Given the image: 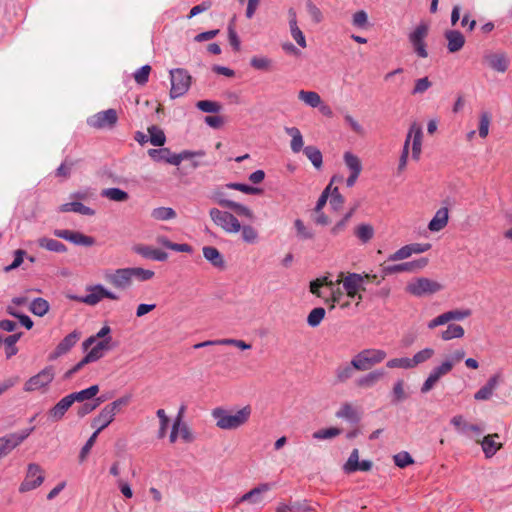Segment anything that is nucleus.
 <instances>
[{
    "label": "nucleus",
    "instance_id": "f257e3e1",
    "mask_svg": "<svg viewBox=\"0 0 512 512\" xmlns=\"http://www.w3.org/2000/svg\"><path fill=\"white\" fill-rule=\"evenodd\" d=\"M428 265L427 258H420L414 261L383 267L384 276L379 279L372 273H351L340 272L336 280L329 276L317 278L310 283V292L318 297L325 299L331 308L339 306L346 308L355 302L358 306L363 300L362 292L366 291V285L375 283L379 285L385 276L400 273L413 272L421 270Z\"/></svg>",
    "mask_w": 512,
    "mask_h": 512
},
{
    "label": "nucleus",
    "instance_id": "f03ea898",
    "mask_svg": "<svg viewBox=\"0 0 512 512\" xmlns=\"http://www.w3.org/2000/svg\"><path fill=\"white\" fill-rule=\"evenodd\" d=\"M343 182V175L335 174L325 188L316 205L318 216L316 222L321 225H328L340 216L343 209L344 198L339 193L337 184Z\"/></svg>",
    "mask_w": 512,
    "mask_h": 512
},
{
    "label": "nucleus",
    "instance_id": "7ed1b4c3",
    "mask_svg": "<svg viewBox=\"0 0 512 512\" xmlns=\"http://www.w3.org/2000/svg\"><path fill=\"white\" fill-rule=\"evenodd\" d=\"M112 347L111 327L105 324L95 335L90 336L83 342V349L86 355L67 373V375L70 376L76 373L86 364L98 361L104 357Z\"/></svg>",
    "mask_w": 512,
    "mask_h": 512
},
{
    "label": "nucleus",
    "instance_id": "20e7f679",
    "mask_svg": "<svg viewBox=\"0 0 512 512\" xmlns=\"http://www.w3.org/2000/svg\"><path fill=\"white\" fill-rule=\"evenodd\" d=\"M211 415L219 429L236 430L249 422L252 415V407L245 405L237 410L216 407L212 410Z\"/></svg>",
    "mask_w": 512,
    "mask_h": 512
},
{
    "label": "nucleus",
    "instance_id": "39448f33",
    "mask_svg": "<svg viewBox=\"0 0 512 512\" xmlns=\"http://www.w3.org/2000/svg\"><path fill=\"white\" fill-rule=\"evenodd\" d=\"M130 402L129 396H123L115 401L104 406L98 415L92 420L91 426L95 428V432L99 433L108 427L115 419V416L120 413Z\"/></svg>",
    "mask_w": 512,
    "mask_h": 512
},
{
    "label": "nucleus",
    "instance_id": "423d86ee",
    "mask_svg": "<svg viewBox=\"0 0 512 512\" xmlns=\"http://www.w3.org/2000/svg\"><path fill=\"white\" fill-rule=\"evenodd\" d=\"M423 131L418 123H413L408 131L405 139L403 152L400 157L399 169L402 170L407 164L409 150L411 149L412 158L418 160L422 153Z\"/></svg>",
    "mask_w": 512,
    "mask_h": 512
},
{
    "label": "nucleus",
    "instance_id": "0eeeda50",
    "mask_svg": "<svg viewBox=\"0 0 512 512\" xmlns=\"http://www.w3.org/2000/svg\"><path fill=\"white\" fill-rule=\"evenodd\" d=\"M430 24L426 21H421L415 25L408 33V42L412 48V51L419 58H427L428 45L426 39L429 35Z\"/></svg>",
    "mask_w": 512,
    "mask_h": 512
},
{
    "label": "nucleus",
    "instance_id": "6e6552de",
    "mask_svg": "<svg viewBox=\"0 0 512 512\" xmlns=\"http://www.w3.org/2000/svg\"><path fill=\"white\" fill-rule=\"evenodd\" d=\"M71 300L84 303L89 306H95L104 299L113 301L119 300V296L107 289L101 284L88 285L86 287V295L84 296H69Z\"/></svg>",
    "mask_w": 512,
    "mask_h": 512
},
{
    "label": "nucleus",
    "instance_id": "1a4fd4ad",
    "mask_svg": "<svg viewBox=\"0 0 512 512\" xmlns=\"http://www.w3.org/2000/svg\"><path fill=\"white\" fill-rule=\"evenodd\" d=\"M442 289L443 286L441 283L426 277L413 278L407 283L405 287L407 293L416 297L432 295L441 291Z\"/></svg>",
    "mask_w": 512,
    "mask_h": 512
},
{
    "label": "nucleus",
    "instance_id": "9d476101",
    "mask_svg": "<svg viewBox=\"0 0 512 512\" xmlns=\"http://www.w3.org/2000/svg\"><path fill=\"white\" fill-rule=\"evenodd\" d=\"M387 354L381 349H365L355 355L351 361L353 368L359 371H366L381 363Z\"/></svg>",
    "mask_w": 512,
    "mask_h": 512
},
{
    "label": "nucleus",
    "instance_id": "9b49d317",
    "mask_svg": "<svg viewBox=\"0 0 512 512\" xmlns=\"http://www.w3.org/2000/svg\"><path fill=\"white\" fill-rule=\"evenodd\" d=\"M209 215L214 224L226 233L235 234L241 230L239 219L229 211L212 208L209 211Z\"/></svg>",
    "mask_w": 512,
    "mask_h": 512
},
{
    "label": "nucleus",
    "instance_id": "f8f14e48",
    "mask_svg": "<svg viewBox=\"0 0 512 512\" xmlns=\"http://www.w3.org/2000/svg\"><path fill=\"white\" fill-rule=\"evenodd\" d=\"M45 480V471L43 468L36 463H30L27 466V471L25 474V477L23 481L21 482L19 486L20 492H28L32 491L39 486L42 485V483Z\"/></svg>",
    "mask_w": 512,
    "mask_h": 512
},
{
    "label": "nucleus",
    "instance_id": "ddd939ff",
    "mask_svg": "<svg viewBox=\"0 0 512 512\" xmlns=\"http://www.w3.org/2000/svg\"><path fill=\"white\" fill-rule=\"evenodd\" d=\"M454 368V361L453 360H444L441 362V364L435 366L431 372L429 373L427 379L424 381L423 385L421 386V392L427 393L431 391L437 383L449 374Z\"/></svg>",
    "mask_w": 512,
    "mask_h": 512
},
{
    "label": "nucleus",
    "instance_id": "4468645a",
    "mask_svg": "<svg viewBox=\"0 0 512 512\" xmlns=\"http://www.w3.org/2000/svg\"><path fill=\"white\" fill-rule=\"evenodd\" d=\"M343 162L348 172V176L344 181L347 187H353L362 172L361 159L352 151H345L343 153Z\"/></svg>",
    "mask_w": 512,
    "mask_h": 512
},
{
    "label": "nucleus",
    "instance_id": "2eb2a0df",
    "mask_svg": "<svg viewBox=\"0 0 512 512\" xmlns=\"http://www.w3.org/2000/svg\"><path fill=\"white\" fill-rule=\"evenodd\" d=\"M171 90L170 95L176 98L184 95L190 87L191 76L184 69H174L170 71Z\"/></svg>",
    "mask_w": 512,
    "mask_h": 512
},
{
    "label": "nucleus",
    "instance_id": "dca6fc26",
    "mask_svg": "<svg viewBox=\"0 0 512 512\" xmlns=\"http://www.w3.org/2000/svg\"><path fill=\"white\" fill-rule=\"evenodd\" d=\"M54 379V370L52 367H46L38 374L29 378L24 384V390L27 392L45 390Z\"/></svg>",
    "mask_w": 512,
    "mask_h": 512
},
{
    "label": "nucleus",
    "instance_id": "f3484780",
    "mask_svg": "<svg viewBox=\"0 0 512 512\" xmlns=\"http://www.w3.org/2000/svg\"><path fill=\"white\" fill-rule=\"evenodd\" d=\"M34 427L8 434L0 438V458L8 455L14 448L19 446L33 432Z\"/></svg>",
    "mask_w": 512,
    "mask_h": 512
},
{
    "label": "nucleus",
    "instance_id": "a211bd4d",
    "mask_svg": "<svg viewBox=\"0 0 512 512\" xmlns=\"http://www.w3.org/2000/svg\"><path fill=\"white\" fill-rule=\"evenodd\" d=\"M103 277L108 283L118 289H126L132 284L130 268L106 269L103 272Z\"/></svg>",
    "mask_w": 512,
    "mask_h": 512
},
{
    "label": "nucleus",
    "instance_id": "6ab92c4d",
    "mask_svg": "<svg viewBox=\"0 0 512 512\" xmlns=\"http://www.w3.org/2000/svg\"><path fill=\"white\" fill-rule=\"evenodd\" d=\"M118 120V114L114 109L98 112L88 118L87 123L95 129L112 128Z\"/></svg>",
    "mask_w": 512,
    "mask_h": 512
},
{
    "label": "nucleus",
    "instance_id": "aec40b11",
    "mask_svg": "<svg viewBox=\"0 0 512 512\" xmlns=\"http://www.w3.org/2000/svg\"><path fill=\"white\" fill-rule=\"evenodd\" d=\"M185 412V406H181L178 416L173 424L172 431L170 434V442L175 443L177 440H182L183 442L189 443L192 442L194 437L189 429V427L182 422V418Z\"/></svg>",
    "mask_w": 512,
    "mask_h": 512
},
{
    "label": "nucleus",
    "instance_id": "412c9836",
    "mask_svg": "<svg viewBox=\"0 0 512 512\" xmlns=\"http://www.w3.org/2000/svg\"><path fill=\"white\" fill-rule=\"evenodd\" d=\"M471 315V311L469 309H456L444 312L437 317L431 319L427 323V327L431 330L435 329L438 326L445 325L452 320H463Z\"/></svg>",
    "mask_w": 512,
    "mask_h": 512
},
{
    "label": "nucleus",
    "instance_id": "4be33fe9",
    "mask_svg": "<svg viewBox=\"0 0 512 512\" xmlns=\"http://www.w3.org/2000/svg\"><path fill=\"white\" fill-rule=\"evenodd\" d=\"M54 234L57 237L65 239L67 241H70L76 245L92 246L95 243V240L93 237L84 235L77 231L61 229V230H55Z\"/></svg>",
    "mask_w": 512,
    "mask_h": 512
},
{
    "label": "nucleus",
    "instance_id": "5701e85b",
    "mask_svg": "<svg viewBox=\"0 0 512 512\" xmlns=\"http://www.w3.org/2000/svg\"><path fill=\"white\" fill-rule=\"evenodd\" d=\"M372 468V462L368 460H359V452L357 449H354L348 460L343 466V469L346 473H353L356 471H369Z\"/></svg>",
    "mask_w": 512,
    "mask_h": 512
},
{
    "label": "nucleus",
    "instance_id": "b1692460",
    "mask_svg": "<svg viewBox=\"0 0 512 512\" xmlns=\"http://www.w3.org/2000/svg\"><path fill=\"white\" fill-rule=\"evenodd\" d=\"M272 485L269 483H263L253 488L249 492L242 495L236 500V504L243 502H249L251 504H259L263 501L264 494L271 489Z\"/></svg>",
    "mask_w": 512,
    "mask_h": 512
},
{
    "label": "nucleus",
    "instance_id": "393cba45",
    "mask_svg": "<svg viewBox=\"0 0 512 512\" xmlns=\"http://www.w3.org/2000/svg\"><path fill=\"white\" fill-rule=\"evenodd\" d=\"M80 333L78 331H73L67 336H65L60 343L57 345L55 350L51 353L50 359L54 360L64 354H66L72 347L75 346V344L80 339Z\"/></svg>",
    "mask_w": 512,
    "mask_h": 512
},
{
    "label": "nucleus",
    "instance_id": "a878e982",
    "mask_svg": "<svg viewBox=\"0 0 512 512\" xmlns=\"http://www.w3.org/2000/svg\"><path fill=\"white\" fill-rule=\"evenodd\" d=\"M485 61L490 68L504 73L508 70L510 61L504 52H492L485 56Z\"/></svg>",
    "mask_w": 512,
    "mask_h": 512
},
{
    "label": "nucleus",
    "instance_id": "bb28decb",
    "mask_svg": "<svg viewBox=\"0 0 512 512\" xmlns=\"http://www.w3.org/2000/svg\"><path fill=\"white\" fill-rule=\"evenodd\" d=\"M499 435L489 434L485 436L481 441L477 440V443L481 444L482 450L487 458H491L501 449L502 443L499 441Z\"/></svg>",
    "mask_w": 512,
    "mask_h": 512
},
{
    "label": "nucleus",
    "instance_id": "cd10ccee",
    "mask_svg": "<svg viewBox=\"0 0 512 512\" xmlns=\"http://www.w3.org/2000/svg\"><path fill=\"white\" fill-rule=\"evenodd\" d=\"M133 251L145 258L157 261H164L168 257L167 253H165L164 251L145 244L134 245Z\"/></svg>",
    "mask_w": 512,
    "mask_h": 512
},
{
    "label": "nucleus",
    "instance_id": "c85d7f7f",
    "mask_svg": "<svg viewBox=\"0 0 512 512\" xmlns=\"http://www.w3.org/2000/svg\"><path fill=\"white\" fill-rule=\"evenodd\" d=\"M218 204L223 208L232 210L237 216L244 217L249 220H253L255 215L254 212L247 206L228 199H220Z\"/></svg>",
    "mask_w": 512,
    "mask_h": 512
},
{
    "label": "nucleus",
    "instance_id": "c756f323",
    "mask_svg": "<svg viewBox=\"0 0 512 512\" xmlns=\"http://www.w3.org/2000/svg\"><path fill=\"white\" fill-rule=\"evenodd\" d=\"M445 39L447 40V48L451 53L458 52L465 44L464 35L457 30L446 31Z\"/></svg>",
    "mask_w": 512,
    "mask_h": 512
},
{
    "label": "nucleus",
    "instance_id": "7c9ffc66",
    "mask_svg": "<svg viewBox=\"0 0 512 512\" xmlns=\"http://www.w3.org/2000/svg\"><path fill=\"white\" fill-rule=\"evenodd\" d=\"M449 220V211L447 208H440L435 213L434 217L431 219V221L428 224V229L431 232H439L442 229H444Z\"/></svg>",
    "mask_w": 512,
    "mask_h": 512
},
{
    "label": "nucleus",
    "instance_id": "2f4dec72",
    "mask_svg": "<svg viewBox=\"0 0 512 512\" xmlns=\"http://www.w3.org/2000/svg\"><path fill=\"white\" fill-rule=\"evenodd\" d=\"M148 154L154 161H163L172 165H179V159L175 157V153H172L167 148L150 149Z\"/></svg>",
    "mask_w": 512,
    "mask_h": 512
},
{
    "label": "nucleus",
    "instance_id": "473e14b6",
    "mask_svg": "<svg viewBox=\"0 0 512 512\" xmlns=\"http://www.w3.org/2000/svg\"><path fill=\"white\" fill-rule=\"evenodd\" d=\"M69 395L62 398L53 408L49 411V417L53 421H59L63 418L68 409L72 406L73 402Z\"/></svg>",
    "mask_w": 512,
    "mask_h": 512
},
{
    "label": "nucleus",
    "instance_id": "72a5a7b5",
    "mask_svg": "<svg viewBox=\"0 0 512 512\" xmlns=\"http://www.w3.org/2000/svg\"><path fill=\"white\" fill-rule=\"evenodd\" d=\"M203 256L209 261L215 268L224 269L225 261L220 251L213 246L203 247Z\"/></svg>",
    "mask_w": 512,
    "mask_h": 512
},
{
    "label": "nucleus",
    "instance_id": "f704fd0d",
    "mask_svg": "<svg viewBox=\"0 0 512 512\" xmlns=\"http://www.w3.org/2000/svg\"><path fill=\"white\" fill-rule=\"evenodd\" d=\"M289 25H290V32L292 38L296 41V43L302 47H306V39L303 34V32L300 30V28L297 25V19H296V13L294 10H289Z\"/></svg>",
    "mask_w": 512,
    "mask_h": 512
},
{
    "label": "nucleus",
    "instance_id": "c9c22d12",
    "mask_svg": "<svg viewBox=\"0 0 512 512\" xmlns=\"http://www.w3.org/2000/svg\"><path fill=\"white\" fill-rule=\"evenodd\" d=\"M210 345H229V346H235L241 350H248L251 348V345L246 343L243 340L238 339H220V340H214V341H205L202 343H199L195 345V348L210 346Z\"/></svg>",
    "mask_w": 512,
    "mask_h": 512
},
{
    "label": "nucleus",
    "instance_id": "e433bc0d",
    "mask_svg": "<svg viewBox=\"0 0 512 512\" xmlns=\"http://www.w3.org/2000/svg\"><path fill=\"white\" fill-rule=\"evenodd\" d=\"M285 132L291 137V150L294 153L300 152L304 145L300 130L297 127H286Z\"/></svg>",
    "mask_w": 512,
    "mask_h": 512
},
{
    "label": "nucleus",
    "instance_id": "4c0bfd02",
    "mask_svg": "<svg viewBox=\"0 0 512 512\" xmlns=\"http://www.w3.org/2000/svg\"><path fill=\"white\" fill-rule=\"evenodd\" d=\"M99 393V386L98 385H92L87 389L81 390L79 392H74L69 394L70 399H72V402H84L86 400H90L94 398Z\"/></svg>",
    "mask_w": 512,
    "mask_h": 512
},
{
    "label": "nucleus",
    "instance_id": "58836bf2",
    "mask_svg": "<svg viewBox=\"0 0 512 512\" xmlns=\"http://www.w3.org/2000/svg\"><path fill=\"white\" fill-rule=\"evenodd\" d=\"M492 117L487 111H482L478 115V135L480 138L485 139L489 135Z\"/></svg>",
    "mask_w": 512,
    "mask_h": 512
},
{
    "label": "nucleus",
    "instance_id": "ea45409f",
    "mask_svg": "<svg viewBox=\"0 0 512 512\" xmlns=\"http://www.w3.org/2000/svg\"><path fill=\"white\" fill-rule=\"evenodd\" d=\"M59 210L61 212H76V213L83 214V215L94 214V211L91 208L83 205L82 203H80L78 201H72L69 203H65L60 206Z\"/></svg>",
    "mask_w": 512,
    "mask_h": 512
},
{
    "label": "nucleus",
    "instance_id": "a19ab883",
    "mask_svg": "<svg viewBox=\"0 0 512 512\" xmlns=\"http://www.w3.org/2000/svg\"><path fill=\"white\" fill-rule=\"evenodd\" d=\"M298 98L312 108H316L322 103L320 95L314 91L300 90Z\"/></svg>",
    "mask_w": 512,
    "mask_h": 512
},
{
    "label": "nucleus",
    "instance_id": "79ce46f5",
    "mask_svg": "<svg viewBox=\"0 0 512 512\" xmlns=\"http://www.w3.org/2000/svg\"><path fill=\"white\" fill-rule=\"evenodd\" d=\"M241 239L247 244H256L259 240V232L252 225H241Z\"/></svg>",
    "mask_w": 512,
    "mask_h": 512
},
{
    "label": "nucleus",
    "instance_id": "37998d69",
    "mask_svg": "<svg viewBox=\"0 0 512 512\" xmlns=\"http://www.w3.org/2000/svg\"><path fill=\"white\" fill-rule=\"evenodd\" d=\"M336 416L339 418H345L352 422H357L360 418L358 410L351 404H343L340 409L336 412Z\"/></svg>",
    "mask_w": 512,
    "mask_h": 512
},
{
    "label": "nucleus",
    "instance_id": "c03bdc74",
    "mask_svg": "<svg viewBox=\"0 0 512 512\" xmlns=\"http://www.w3.org/2000/svg\"><path fill=\"white\" fill-rule=\"evenodd\" d=\"M354 234L361 242L366 243L374 237V228L370 224H359L356 226Z\"/></svg>",
    "mask_w": 512,
    "mask_h": 512
},
{
    "label": "nucleus",
    "instance_id": "a18cd8bd",
    "mask_svg": "<svg viewBox=\"0 0 512 512\" xmlns=\"http://www.w3.org/2000/svg\"><path fill=\"white\" fill-rule=\"evenodd\" d=\"M435 354L434 349L432 348H424L417 353L414 354V356L411 358L412 367L415 368L419 366L420 364H423L427 361H429Z\"/></svg>",
    "mask_w": 512,
    "mask_h": 512
},
{
    "label": "nucleus",
    "instance_id": "49530a36",
    "mask_svg": "<svg viewBox=\"0 0 512 512\" xmlns=\"http://www.w3.org/2000/svg\"><path fill=\"white\" fill-rule=\"evenodd\" d=\"M38 244H39V246H41L49 251H54V252H59V253H63L66 251V246L63 243H61L57 240L51 239V238H46V237L40 238L38 240Z\"/></svg>",
    "mask_w": 512,
    "mask_h": 512
},
{
    "label": "nucleus",
    "instance_id": "de8ad7c7",
    "mask_svg": "<svg viewBox=\"0 0 512 512\" xmlns=\"http://www.w3.org/2000/svg\"><path fill=\"white\" fill-rule=\"evenodd\" d=\"M306 157L311 161L313 166L319 169L322 166V153L321 151L314 146H307L303 150Z\"/></svg>",
    "mask_w": 512,
    "mask_h": 512
},
{
    "label": "nucleus",
    "instance_id": "09e8293b",
    "mask_svg": "<svg viewBox=\"0 0 512 512\" xmlns=\"http://www.w3.org/2000/svg\"><path fill=\"white\" fill-rule=\"evenodd\" d=\"M464 335V329L462 326L458 324H450L447 326V328L442 331L440 337L445 340H451L454 338H461Z\"/></svg>",
    "mask_w": 512,
    "mask_h": 512
},
{
    "label": "nucleus",
    "instance_id": "8fccbe9b",
    "mask_svg": "<svg viewBox=\"0 0 512 512\" xmlns=\"http://www.w3.org/2000/svg\"><path fill=\"white\" fill-rule=\"evenodd\" d=\"M342 430L337 427L323 428L313 433V438L317 440L332 439L340 435Z\"/></svg>",
    "mask_w": 512,
    "mask_h": 512
},
{
    "label": "nucleus",
    "instance_id": "3c124183",
    "mask_svg": "<svg viewBox=\"0 0 512 512\" xmlns=\"http://www.w3.org/2000/svg\"><path fill=\"white\" fill-rule=\"evenodd\" d=\"M250 65L261 71H269L272 68V60L266 56H254L250 60Z\"/></svg>",
    "mask_w": 512,
    "mask_h": 512
},
{
    "label": "nucleus",
    "instance_id": "603ef678",
    "mask_svg": "<svg viewBox=\"0 0 512 512\" xmlns=\"http://www.w3.org/2000/svg\"><path fill=\"white\" fill-rule=\"evenodd\" d=\"M151 216L155 220H169L176 217V212L170 207H158L152 210Z\"/></svg>",
    "mask_w": 512,
    "mask_h": 512
},
{
    "label": "nucleus",
    "instance_id": "864d4df0",
    "mask_svg": "<svg viewBox=\"0 0 512 512\" xmlns=\"http://www.w3.org/2000/svg\"><path fill=\"white\" fill-rule=\"evenodd\" d=\"M227 187L233 190L240 191L247 195H260L263 193V189L259 187L250 186L242 183H230L227 185Z\"/></svg>",
    "mask_w": 512,
    "mask_h": 512
},
{
    "label": "nucleus",
    "instance_id": "5fc2aeb1",
    "mask_svg": "<svg viewBox=\"0 0 512 512\" xmlns=\"http://www.w3.org/2000/svg\"><path fill=\"white\" fill-rule=\"evenodd\" d=\"M148 133L150 136L151 144H153L154 146H163L164 145V143L166 141V137L161 128H159L157 126H152L148 129Z\"/></svg>",
    "mask_w": 512,
    "mask_h": 512
},
{
    "label": "nucleus",
    "instance_id": "6e6d98bb",
    "mask_svg": "<svg viewBox=\"0 0 512 512\" xmlns=\"http://www.w3.org/2000/svg\"><path fill=\"white\" fill-rule=\"evenodd\" d=\"M102 196L116 202H123L128 199V194L118 188H109L102 191Z\"/></svg>",
    "mask_w": 512,
    "mask_h": 512
},
{
    "label": "nucleus",
    "instance_id": "4d7b16f0",
    "mask_svg": "<svg viewBox=\"0 0 512 512\" xmlns=\"http://www.w3.org/2000/svg\"><path fill=\"white\" fill-rule=\"evenodd\" d=\"M49 303L43 298L35 299L30 305V311L37 316H44L49 311Z\"/></svg>",
    "mask_w": 512,
    "mask_h": 512
},
{
    "label": "nucleus",
    "instance_id": "13d9d810",
    "mask_svg": "<svg viewBox=\"0 0 512 512\" xmlns=\"http://www.w3.org/2000/svg\"><path fill=\"white\" fill-rule=\"evenodd\" d=\"M343 119H344L345 124L349 127V129L352 132H354L355 134H357L358 136H361V137L365 136V133H366L365 129L358 120H356L354 117H352L349 114H346Z\"/></svg>",
    "mask_w": 512,
    "mask_h": 512
},
{
    "label": "nucleus",
    "instance_id": "bf43d9fd",
    "mask_svg": "<svg viewBox=\"0 0 512 512\" xmlns=\"http://www.w3.org/2000/svg\"><path fill=\"white\" fill-rule=\"evenodd\" d=\"M130 270H131L132 280L136 279L141 282L148 281V280L152 279L155 275V273L152 270L144 269L141 267L130 268Z\"/></svg>",
    "mask_w": 512,
    "mask_h": 512
},
{
    "label": "nucleus",
    "instance_id": "052dcab7",
    "mask_svg": "<svg viewBox=\"0 0 512 512\" xmlns=\"http://www.w3.org/2000/svg\"><path fill=\"white\" fill-rule=\"evenodd\" d=\"M325 317V309L322 307L314 308L307 317V322L310 326L316 327Z\"/></svg>",
    "mask_w": 512,
    "mask_h": 512
},
{
    "label": "nucleus",
    "instance_id": "680f3d73",
    "mask_svg": "<svg viewBox=\"0 0 512 512\" xmlns=\"http://www.w3.org/2000/svg\"><path fill=\"white\" fill-rule=\"evenodd\" d=\"M350 217H351V212L346 213L344 215H340L338 218H336L333 221V222H335V224L331 228V233L334 235H337L340 232L344 231V229L346 228V226L349 222Z\"/></svg>",
    "mask_w": 512,
    "mask_h": 512
},
{
    "label": "nucleus",
    "instance_id": "e2e57ef3",
    "mask_svg": "<svg viewBox=\"0 0 512 512\" xmlns=\"http://www.w3.org/2000/svg\"><path fill=\"white\" fill-rule=\"evenodd\" d=\"M393 460H394L395 465L398 466L399 468H405L414 463L413 458L406 451H402V452L395 454L393 456Z\"/></svg>",
    "mask_w": 512,
    "mask_h": 512
},
{
    "label": "nucleus",
    "instance_id": "0e129e2a",
    "mask_svg": "<svg viewBox=\"0 0 512 512\" xmlns=\"http://www.w3.org/2000/svg\"><path fill=\"white\" fill-rule=\"evenodd\" d=\"M386 366L391 369H393V368L413 369L412 363H411V358H408V357L390 359L386 363Z\"/></svg>",
    "mask_w": 512,
    "mask_h": 512
},
{
    "label": "nucleus",
    "instance_id": "69168bd1",
    "mask_svg": "<svg viewBox=\"0 0 512 512\" xmlns=\"http://www.w3.org/2000/svg\"><path fill=\"white\" fill-rule=\"evenodd\" d=\"M20 335L14 334L10 335L5 339V352L7 358H10L11 356L15 355L17 353V347L16 343L19 340Z\"/></svg>",
    "mask_w": 512,
    "mask_h": 512
},
{
    "label": "nucleus",
    "instance_id": "338daca9",
    "mask_svg": "<svg viewBox=\"0 0 512 512\" xmlns=\"http://www.w3.org/2000/svg\"><path fill=\"white\" fill-rule=\"evenodd\" d=\"M294 227L296 229L297 236L301 239H311L313 237L312 231L306 227L304 222L300 219L295 220Z\"/></svg>",
    "mask_w": 512,
    "mask_h": 512
},
{
    "label": "nucleus",
    "instance_id": "774afa93",
    "mask_svg": "<svg viewBox=\"0 0 512 512\" xmlns=\"http://www.w3.org/2000/svg\"><path fill=\"white\" fill-rule=\"evenodd\" d=\"M196 106L200 110H202L204 112H209V113H215V112L220 111V109H221V105L218 102L210 101V100L198 101Z\"/></svg>",
    "mask_w": 512,
    "mask_h": 512
}]
</instances>
